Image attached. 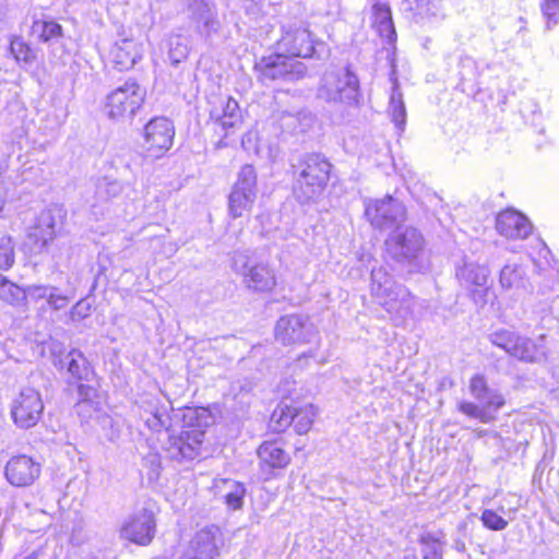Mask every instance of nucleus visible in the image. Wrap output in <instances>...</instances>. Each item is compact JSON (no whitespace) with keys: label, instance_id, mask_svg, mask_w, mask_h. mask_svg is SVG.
I'll use <instances>...</instances> for the list:
<instances>
[{"label":"nucleus","instance_id":"obj_1","mask_svg":"<svg viewBox=\"0 0 559 559\" xmlns=\"http://www.w3.org/2000/svg\"><path fill=\"white\" fill-rule=\"evenodd\" d=\"M371 296L396 323L405 321L413 313L414 296L409 290L397 284L382 267L371 271Z\"/></svg>","mask_w":559,"mask_h":559},{"label":"nucleus","instance_id":"obj_2","mask_svg":"<svg viewBox=\"0 0 559 559\" xmlns=\"http://www.w3.org/2000/svg\"><path fill=\"white\" fill-rule=\"evenodd\" d=\"M331 164L321 154L305 155L296 167L294 193L300 202L319 198L329 181Z\"/></svg>","mask_w":559,"mask_h":559},{"label":"nucleus","instance_id":"obj_3","mask_svg":"<svg viewBox=\"0 0 559 559\" xmlns=\"http://www.w3.org/2000/svg\"><path fill=\"white\" fill-rule=\"evenodd\" d=\"M496 347L523 362H539L546 359L545 336L531 338L509 329H498L487 336Z\"/></svg>","mask_w":559,"mask_h":559},{"label":"nucleus","instance_id":"obj_4","mask_svg":"<svg viewBox=\"0 0 559 559\" xmlns=\"http://www.w3.org/2000/svg\"><path fill=\"white\" fill-rule=\"evenodd\" d=\"M318 98L334 104L358 106L359 80L348 68L325 71L318 88Z\"/></svg>","mask_w":559,"mask_h":559},{"label":"nucleus","instance_id":"obj_5","mask_svg":"<svg viewBox=\"0 0 559 559\" xmlns=\"http://www.w3.org/2000/svg\"><path fill=\"white\" fill-rule=\"evenodd\" d=\"M278 51L288 57L322 59L329 53L326 45L314 38L312 33L302 25L289 24L282 27V36L276 41Z\"/></svg>","mask_w":559,"mask_h":559},{"label":"nucleus","instance_id":"obj_6","mask_svg":"<svg viewBox=\"0 0 559 559\" xmlns=\"http://www.w3.org/2000/svg\"><path fill=\"white\" fill-rule=\"evenodd\" d=\"M145 95L136 81L128 80L107 95L105 112L111 120L132 118L142 107Z\"/></svg>","mask_w":559,"mask_h":559},{"label":"nucleus","instance_id":"obj_7","mask_svg":"<svg viewBox=\"0 0 559 559\" xmlns=\"http://www.w3.org/2000/svg\"><path fill=\"white\" fill-rule=\"evenodd\" d=\"M424 237L412 226H399L385 240L388 257L401 265L413 264L424 249Z\"/></svg>","mask_w":559,"mask_h":559},{"label":"nucleus","instance_id":"obj_8","mask_svg":"<svg viewBox=\"0 0 559 559\" xmlns=\"http://www.w3.org/2000/svg\"><path fill=\"white\" fill-rule=\"evenodd\" d=\"M233 269L243 277V284L258 293L271 292L276 286L274 271L265 263L254 262L249 251H236Z\"/></svg>","mask_w":559,"mask_h":559},{"label":"nucleus","instance_id":"obj_9","mask_svg":"<svg viewBox=\"0 0 559 559\" xmlns=\"http://www.w3.org/2000/svg\"><path fill=\"white\" fill-rule=\"evenodd\" d=\"M255 70L262 82L282 80L294 82L301 80L307 74L304 62L293 59L282 51L263 57L255 63Z\"/></svg>","mask_w":559,"mask_h":559},{"label":"nucleus","instance_id":"obj_10","mask_svg":"<svg viewBox=\"0 0 559 559\" xmlns=\"http://www.w3.org/2000/svg\"><path fill=\"white\" fill-rule=\"evenodd\" d=\"M365 216L377 229L397 228L406 219V207L392 195L369 199L365 201Z\"/></svg>","mask_w":559,"mask_h":559},{"label":"nucleus","instance_id":"obj_11","mask_svg":"<svg viewBox=\"0 0 559 559\" xmlns=\"http://www.w3.org/2000/svg\"><path fill=\"white\" fill-rule=\"evenodd\" d=\"M257 173L251 165H245L238 173L228 197V212L239 218L250 212L257 199Z\"/></svg>","mask_w":559,"mask_h":559},{"label":"nucleus","instance_id":"obj_12","mask_svg":"<svg viewBox=\"0 0 559 559\" xmlns=\"http://www.w3.org/2000/svg\"><path fill=\"white\" fill-rule=\"evenodd\" d=\"M44 413V402L37 389L23 386L11 403V417L22 429L35 427Z\"/></svg>","mask_w":559,"mask_h":559},{"label":"nucleus","instance_id":"obj_13","mask_svg":"<svg viewBox=\"0 0 559 559\" xmlns=\"http://www.w3.org/2000/svg\"><path fill=\"white\" fill-rule=\"evenodd\" d=\"M316 334L314 325L301 316L281 317L275 326V337L283 345L309 343Z\"/></svg>","mask_w":559,"mask_h":559},{"label":"nucleus","instance_id":"obj_14","mask_svg":"<svg viewBox=\"0 0 559 559\" xmlns=\"http://www.w3.org/2000/svg\"><path fill=\"white\" fill-rule=\"evenodd\" d=\"M175 130L173 122L165 117L151 119L144 128V146L155 158L160 157L173 145Z\"/></svg>","mask_w":559,"mask_h":559},{"label":"nucleus","instance_id":"obj_15","mask_svg":"<svg viewBox=\"0 0 559 559\" xmlns=\"http://www.w3.org/2000/svg\"><path fill=\"white\" fill-rule=\"evenodd\" d=\"M204 441V431L192 428L181 431L178 436H168L164 450L170 460L181 462L193 460L200 454Z\"/></svg>","mask_w":559,"mask_h":559},{"label":"nucleus","instance_id":"obj_16","mask_svg":"<svg viewBox=\"0 0 559 559\" xmlns=\"http://www.w3.org/2000/svg\"><path fill=\"white\" fill-rule=\"evenodd\" d=\"M488 269L475 262L464 261L456 269V277L460 284L471 292L472 298L476 304H485V295L488 290Z\"/></svg>","mask_w":559,"mask_h":559},{"label":"nucleus","instance_id":"obj_17","mask_svg":"<svg viewBox=\"0 0 559 559\" xmlns=\"http://www.w3.org/2000/svg\"><path fill=\"white\" fill-rule=\"evenodd\" d=\"M41 466L27 455L11 457L4 468L7 480L15 487L31 486L40 475Z\"/></svg>","mask_w":559,"mask_h":559},{"label":"nucleus","instance_id":"obj_18","mask_svg":"<svg viewBox=\"0 0 559 559\" xmlns=\"http://www.w3.org/2000/svg\"><path fill=\"white\" fill-rule=\"evenodd\" d=\"M223 545L222 530L216 525H207L195 533L188 551L201 559H214L219 555Z\"/></svg>","mask_w":559,"mask_h":559},{"label":"nucleus","instance_id":"obj_19","mask_svg":"<svg viewBox=\"0 0 559 559\" xmlns=\"http://www.w3.org/2000/svg\"><path fill=\"white\" fill-rule=\"evenodd\" d=\"M155 534L154 513L142 509L135 513L122 527L121 535L135 544L147 545Z\"/></svg>","mask_w":559,"mask_h":559},{"label":"nucleus","instance_id":"obj_20","mask_svg":"<svg viewBox=\"0 0 559 559\" xmlns=\"http://www.w3.org/2000/svg\"><path fill=\"white\" fill-rule=\"evenodd\" d=\"M210 118L224 130L236 128L241 123V111L236 99L230 96H215L210 102Z\"/></svg>","mask_w":559,"mask_h":559},{"label":"nucleus","instance_id":"obj_21","mask_svg":"<svg viewBox=\"0 0 559 559\" xmlns=\"http://www.w3.org/2000/svg\"><path fill=\"white\" fill-rule=\"evenodd\" d=\"M468 389L471 395L490 414L497 415L506 404L504 396L498 390L488 385L484 374L473 376Z\"/></svg>","mask_w":559,"mask_h":559},{"label":"nucleus","instance_id":"obj_22","mask_svg":"<svg viewBox=\"0 0 559 559\" xmlns=\"http://www.w3.org/2000/svg\"><path fill=\"white\" fill-rule=\"evenodd\" d=\"M498 233L510 239H524L533 229L530 221L514 210H507L498 214L496 219Z\"/></svg>","mask_w":559,"mask_h":559},{"label":"nucleus","instance_id":"obj_23","mask_svg":"<svg viewBox=\"0 0 559 559\" xmlns=\"http://www.w3.org/2000/svg\"><path fill=\"white\" fill-rule=\"evenodd\" d=\"M213 487L216 490V495H222V499L228 509L235 511L242 508L246 495V487L242 483L219 478L214 480Z\"/></svg>","mask_w":559,"mask_h":559},{"label":"nucleus","instance_id":"obj_24","mask_svg":"<svg viewBox=\"0 0 559 559\" xmlns=\"http://www.w3.org/2000/svg\"><path fill=\"white\" fill-rule=\"evenodd\" d=\"M112 61L120 71L131 69L141 58L136 44L131 38L118 40L111 49Z\"/></svg>","mask_w":559,"mask_h":559},{"label":"nucleus","instance_id":"obj_25","mask_svg":"<svg viewBox=\"0 0 559 559\" xmlns=\"http://www.w3.org/2000/svg\"><path fill=\"white\" fill-rule=\"evenodd\" d=\"M372 25L381 37L393 41L396 37L390 7L386 3L377 2L372 5Z\"/></svg>","mask_w":559,"mask_h":559},{"label":"nucleus","instance_id":"obj_26","mask_svg":"<svg viewBox=\"0 0 559 559\" xmlns=\"http://www.w3.org/2000/svg\"><path fill=\"white\" fill-rule=\"evenodd\" d=\"M258 456L262 463L273 468H283L290 462L289 455L276 442L262 443L258 449Z\"/></svg>","mask_w":559,"mask_h":559},{"label":"nucleus","instance_id":"obj_27","mask_svg":"<svg viewBox=\"0 0 559 559\" xmlns=\"http://www.w3.org/2000/svg\"><path fill=\"white\" fill-rule=\"evenodd\" d=\"M526 283L524 267L516 263H507L500 272V284L504 288H523Z\"/></svg>","mask_w":559,"mask_h":559},{"label":"nucleus","instance_id":"obj_28","mask_svg":"<svg viewBox=\"0 0 559 559\" xmlns=\"http://www.w3.org/2000/svg\"><path fill=\"white\" fill-rule=\"evenodd\" d=\"M388 110L392 122L395 124L400 132H403L406 123V108L402 92L397 85H395L392 90Z\"/></svg>","mask_w":559,"mask_h":559},{"label":"nucleus","instance_id":"obj_29","mask_svg":"<svg viewBox=\"0 0 559 559\" xmlns=\"http://www.w3.org/2000/svg\"><path fill=\"white\" fill-rule=\"evenodd\" d=\"M442 537L441 532H424L420 534L421 559H438L442 548Z\"/></svg>","mask_w":559,"mask_h":559},{"label":"nucleus","instance_id":"obj_30","mask_svg":"<svg viewBox=\"0 0 559 559\" xmlns=\"http://www.w3.org/2000/svg\"><path fill=\"white\" fill-rule=\"evenodd\" d=\"M293 415H294V428L295 431L298 435H305L307 433L316 418V411L314 407L311 404H307L302 407H293Z\"/></svg>","mask_w":559,"mask_h":559},{"label":"nucleus","instance_id":"obj_31","mask_svg":"<svg viewBox=\"0 0 559 559\" xmlns=\"http://www.w3.org/2000/svg\"><path fill=\"white\" fill-rule=\"evenodd\" d=\"M0 298L10 305H21L26 299V290L0 274Z\"/></svg>","mask_w":559,"mask_h":559},{"label":"nucleus","instance_id":"obj_32","mask_svg":"<svg viewBox=\"0 0 559 559\" xmlns=\"http://www.w3.org/2000/svg\"><path fill=\"white\" fill-rule=\"evenodd\" d=\"M55 222L50 212L43 213L39 217L38 226L35 228L33 236L38 241H41L40 247L44 248L55 238Z\"/></svg>","mask_w":559,"mask_h":559},{"label":"nucleus","instance_id":"obj_33","mask_svg":"<svg viewBox=\"0 0 559 559\" xmlns=\"http://www.w3.org/2000/svg\"><path fill=\"white\" fill-rule=\"evenodd\" d=\"M168 57L170 62L176 66L188 57V40L181 35H173L168 41Z\"/></svg>","mask_w":559,"mask_h":559},{"label":"nucleus","instance_id":"obj_34","mask_svg":"<svg viewBox=\"0 0 559 559\" xmlns=\"http://www.w3.org/2000/svg\"><path fill=\"white\" fill-rule=\"evenodd\" d=\"M188 9L191 16L198 22H203L206 27L215 24L207 0H188Z\"/></svg>","mask_w":559,"mask_h":559},{"label":"nucleus","instance_id":"obj_35","mask_svg":"<svg viewBox=\"0 0 559 559\" xmlns=\"http://www.w3.org/2000/svg\"><path fill=\"white\" fill-rule=\"evenodd\" d=\"M32 29L33 35L44 43L61 36V26L53 21H36Z\"/></svg>","mask_w":559,"mask_h":559},{"label":"nucleus","instance_id":"obj_36","mask_svg":"<svg viewBox=\"0 0 559 559\" xmlns=\"http://www.w3.org/2000/svg\"><path fill=\"white\" fill-rule=\"evenodd\" d=\"M294 421L293 406L280 405L277 406L272 416L271 425L273 430L280 432L292 426Z\"/></svg>","mask_w":559,"mask_h":559},{"label":"nucleus","instance_id":"obj_37","mask_svg":"<svg viewBox=\"0 0 559 559\" xmlns=\"http://www.w3.org/2000/svg\"><path fill=\"white\" fill-rule=\"evenodd\" d=\"M459 409L466 416L474 419H478L484 424L490 423L491 420L496 419V415L490 414L489 411L486 409L480 404H475L473 402H461L459 405Z\"/></svg>","mask_w":559,"mask_h":559},{"label":"nucleus","instance_id":"obj_38","mask_svg":"<svg viewBox=\"0 0 559 559\" xmlns=\"http://www.w3.org/2000/svg\"><path fill=\"white\" fill-rule=\"evenodd\" d=\"M68 372L76 378L84 379L88 374V368L85 358L78 352L73 350L67 356Z\"/></svg>","mask_w":559,"mask_h":559},{"label":"nucleus","instance_id":"obj_39","mask_svg":"<svg viewBox=\"0 0 559 559\" xmlns=\"http://www.w3.org/2000/svg\"><path fill=\"white\" fill-rule=\"evenodd\" d=\"M15 254L11 237L2 236L0 238V270L7 271L14 264Z\"/></svg>","mask_w":559,"mask_h":559},{"label":"nucleus","instance_id":"obj_40","mask_svg":"<svg viewBox=\"0 0 559 559\" xmlns=\"http://www.w3.org/2000/svg\"><path fill=\"white\" fill-rule=\"evenodd\" d=\"M79 401L75 405V409L78 414L83 413L84 407H92L95 403V397L97 396V390L88 384H80L78 388Z\"/></svg>","mask_w":559,"mask_h":559},{"label":"nucleus","instance_id":"obj_41","mask_svg":"<svg viewBox=\"0 0 559 559\" xmlns=\"http://www.w3.org/2000/svg\"><path fill=\"white\" fill-rule=\"evenodd\" d=\"M144 424L150 430L154 432H162L167 430L168 426L170 425L167 408L155 411L153 417H144Z\"/></svg>","mask_w":559,"mask_h":559},{"label":"nucleus","instance_id":"obj_42","mask_svg":"<svg viewBox=\"0 0 559 559\" xmlns=\"http://www.w3.org/2000/svg\"><path fill=\"white\" fill-rule=\"evenodd\" d=\"M10 52L17 62L23 61L25 63H29L34 59L31 48L20 38L11 40Z\"/></svg>","mask_w":559,"mask_h":559},{"label":"nucleus","instance_id":"obj_43","mask_svg":"<svg viewBox=\"0 0 559 559\" xmlns=\"http://www.w3.org/2000/svg\"><path fill=\"white\" fill-rule=\"evenodd\" d=\"M416 11L421 17L443 16L440 3L431 0H417Z\"/></svg>","mask_w":559,"mask_h":559},{"label":"nucleus","instance_id":"obj_44","mask_svg":"<svg viewBox=\"0 0 559 559\" xmlns=\"http://www.w3.org/2000/svg\"><path fill=\"white\" fill-rule=\"evenodd\" d=\"M480 520L485 527L492 531H502L508 526V521L490 509L483 511Z\"/></svg>","mask_w":559,"mask_h":559},{"label":"nucleus","instance_id":"obj_45","mask_svg":"<svg viewBox=\"0 0 559 559\" xmlns=\"http://www.w3.org/2000/svg\"><path fill=\"white\" fill-rule=\"evenodd\" d=\"M143 466L148 468V479H157L162 469L160 455L156 452H150L143 457Z\"/></svg>","mask_w":559,"mask_h":559},{"label":"nucleus","instance_id":"obj_46","mask_svg":"<svg viewBox=\"0 0 559 559\" xmlns=\"http://www.w3.org/2000/svg\"><path fill=\"white\" fill-rule=\"evenodd\" d=\"M540 7L548 27L556 25L559 21V0H543Z\"/></svg>","mask_w":559,"mask_h":559},{"label":"nucleus","instance_id":"obj_47","mask_svg":"<svg viewBox=\"0 0 559 559\" xmlns=\"http://www.w3.org/2000/svg\"><path fill=\"white\" fill-rule=\"evenodd\" d=\"M92 306L86 299L78 301L70 311V319L72 321H81L91 314Z\"/></svg>","mask_w":559,"mask_h":559},{"label":"nucleus","instance_id":"obj_48","mask_svg":"<svg viewBox=\"0 0 559 559\" xmlns=\"http://www.w3.org/2000/svg\"><path fill=\"white\" fill-rule=\"evenodd\" d=\"M52 290H57V288L46 285H33L27 288L26 296L28 295L34 300L46 299L48 301Z\"/></svg>","mask_w":559,"mask_h":559},{"label":"nucleus","instance_id":"obj_49","mask_svg":"<svg viewBox=\"0 0 559 559\" xmlns=\"http://www.w3.org/2000/svg\"><path fill=\"white\" fill-rule=\"evenodd\" d=\"M140 414H155V411L166 409V406L156 397L143 400L140 405Z\"/></svg>","mask_w":559,"mask_h":559},{"label":"nucleus","instance_id":"obj_50","mask_svg":"<svg viewBox=\"0 0 559 559\" xmlns=\"http://www.w3.org/2000/svg\"><path fill=\"white\" fill-rule=\"evenodd\" d=\"M69 301V297L57 294L56 290H52L51 295H49L48 305L55 310H60L66 308Z\"/></svg>","mask_w":559,"mask_h":559},{"label":"nucleus","instance_id":"obj_51","mask_svg":"<svg viewBox=\"0 0 559 559\" xmlns=\"http://www.w3.org/2000/svg\"><path fill=\"white\" fill-rule=\"evenodd\" d=\"M121 190V187L118 182L116 181H112V182H107L106 183V192L108 195H116L120 192Z\"/></svg>","mask_w":559,"mask_h":559},{"label":"nucleus","instance_id":"obj_52","mask_svg":"<svg viewBox=\"0 0 559 559\" xmlns=\"http://www.w3.org/2000/svg\"><path fill=\"white\" fill-rule=\"evenodd\" d=\"M96 409H97V404H93L92 407H84L83 413L79 414V415L86 418V417H90L92 415V412H94Z\"/></svg>","mask_w":559,"mask_h":559},{"label":"nucleus","instance_id":"obj_53","mask_svg":"<svg viewBox=\"0 0 559 559\" xmlns=\"http://www.w3.org/2000/svg\"><path fill=\"white\" fill-rule=\"evenodd\" d=\"M140 417L144 421V417H153V414L152 413H150V414H140Z\"/></svg>","mask_w":559,"mask_h":559},{"label":"nucleus","instance_id":"obj_54","mask_svg":"<svg viewBox=\"0 0 559 559\" xmlns=\"http://www.w3.org/2000/svg\"><path fill=\"white\" fill-rule=\"evenodd\" d=\"M405 559H416L415 557L407 556Z\"/></svg>","mask_w":559,"mask_h":559}]
</instances>
